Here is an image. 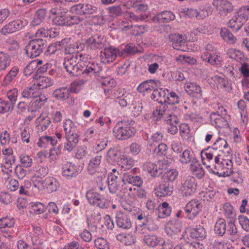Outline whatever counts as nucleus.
<instances>
[{
    "instance_id": "nucleus-36",
    "label": "nucleus",
    "mask_w": 249,
    "mask_h": 249,
    "mask_svg": "<svg viewBox=\"0 0 249 249\" xmlns=\"http://www.w3.org/2000/svg\"><path fill=\"white\" fill-rule=\"evenodd\" d=\"M166 103H160V106L153 111V117L155 121L159 120L161 118L167 116V114H165V111L168 108Z\"/></svg>"
},
{
    "instance_id": "nucleus-38",
    "label": "nucleus",
    "mask_w": 249,
    "mask_h": 249,
    "mask_svg": "<svg viewBox=\"0 0 249 249\" xmlns=\"http://www.w3.org/2000/svg\"><path fill=\"white\" fill-rule=\"evenodd\" d=\"M117 239L126 246H131L136 242V237L131 234L120 233L116 236Z\"/></svg>"
},
{
    "instance_id": "nucleus-33",
    "label": "nucleus",
    "mask_w": 249,
    "mask_h": 249,
    "mask_svg": "<svg viewBox=\"0 0 249 249\" xmlns=\"http://www.w3.org/2000/svg\"><path fill=\"white\" fill-rule=\"evenodd\" d=\"M11 62V57L8 53L0 52V71H5L10 66Z\"/></svg>"
},
{
    "instance_id": "nucleus-21",
    "label": "nucleus",
    "mask_w": 249,
    "mask_h": 249,
    "mask_svg": "<svg viewBox=\"0 0 249 249\" xmlns=\"http://www.w3.org/2000/svg\"><path fill=\"white\" fill-rule=\"evenodd\" d=\"M121 178L124 184L129 183L137 187H140L143 183L142 179L140 177L132 175L131 172L124 173Z\"/></svg>"
},
{
    "instance_id": "nucleus-4",
    "label": "nucleus",
    "mask_w": 249,
    "mask_h": 249,
    "mask_svg": "<svg viewBox=\"0 0 249 249\" xmlns=\"http://www.w3.org/2000/svg\"><path fill=\"white\" fill-rule=\"evenodd\" d=\"M135 122L132 120L124 119L118 122L114 128L116 138L119 140H126L133 137L136 129L132 126Z\"/></svg>"
},
{
    "instance_id": "nucleus-60",
    "label": "nucleus",
    "mask_w": 249,
    "mask_h": 249,
    "mask_svg": "<svg viewBox=\"0 0 249 249\" xmlns=\"http://www.w3.org/2000/svg\"><path fill=\"white\" fill-rule=\"evenodd\" d=\"M35 172L36 177L42 178L48 174L49 169L47 166L38 165L35 168Z\"/></svg>"
},
{
    "instance_id": "nucleus-10",
    "label": "nucleus",
    "mask_w": 249,
    "mask_h": 249,
    "mask_svg": "<svg viewBox=\"0 0 249 249\" xmlns=\"http://www.w3.org/2000/svg\"><path fill=\"white\" fill-rule=\"evenodd\" d=\"M248 19V17L246 16L243 9L237 13L234 18H232L228 22V27L230 28L232 31L237 32L239 30L243 24Z\"/></svg>"
},
{
    "instance_id": "nucleus-52",
    "label": "nucleus",
    "mask_w": 249,
    "mask_h": 249,
    "mask_svg": "<svg viewBox=\"0 0 249 249\" xmlns=\"http://www.w3.org/2000/svg\"><path fill=\"white\" fill-rule=\"evenodd\" d=\"M227 53L230 58L235 60L237 61H241L244 58L243 53L235 49L232 48L229 49Z\"/></svg>"
},
{
    "instance_id": "nucleus-12",
    "label": "nucleus",
    "mask_w": 249,
    "mask_h": 249,
    "mask_svg": "<svg viewBox=\"0 0 249 249\" xmlns=\"http://www.w3.org/2000/svg\"><path fill=\"white\" fill-rule=\"evenodd\" d=\"M97 7L90 4H78L73 5L71 8V12L79 15L93 14L96 13Z\"/></svg>"
},
{
    "instance_id": "nucleus-57",
    "label": "nucleus",
    "mask_w": 249,
    "mask_h": 249,
    "mask_svg": "<svg viewBox=\"0 0 249 249\" xmlns=\"http://www.w3.org/2000/svg\"><path fill=\"white\" fill-rule=\"evenodd\" d=\"M168 93L166 98V103L171 105H174L179 103L180 98L176 93L173 91L169 92L168 90Z\"/></svg>"
},
{
    "instance_id": "nucleus-64",
    "label": "nucleus",
    "mask_w": 249,
    "mask_h": 249,
    "mask_svg": "<svg viewBox=\"0 0 249 249\" xmlns=\"http://www.w3.org/2000/svg\"><path fill=\"white\" fill-rule=\"evenodd\" d=\"M95 245L98 249H109L107 241L103 238H98L94 241Z\"/></svg>"
},
{
    "instance_id": "nucleus-14",
    "label": "nucleus",
    "mask_w": 249,
    "mask_h": 249,
    "mask_svg": "<svg viewBox=\"0 0 249 249\" xmlns=\"http://www.w3.org/2000/svg\"><path fill=\"white\" fill-rule=\"evenodd\" d=\"M50 13L56 16L53 18V23L54 25L60 26H67L68 19L67 13L64 11H60L55 8H52L50 10Z\"/></svg>"
},
{
    "instance_id": "nucleus-1",
    "label": "nucleus",
    "mask_w": 249,
    "mask_h": 249,
    "mask_svg": "<svg viewBox=\"0 0 249 249\" xmlns=\"http://www.w3.org/2000/svg\"><path fill=\"white\" fill-rule=\"evenodd\" d=\"M85 56L81 53L70 55L64 58V66L66 71L72 76H78L81 74L88 76H99L101 67L97 63L86 64Z\"/></svg>"
},
{
    "instance_id": "nucleus-50",
    "label": "nucleus",
    "mask_w": 249,
    "mask_h": 249,
    "mask_svg": "<svg viewBox=\"0 0 249 249\" xmlns=\"http://www.w3.org/2000/svg\"><path fill=\"white\" fill-rule=\"evenodd\" d=\"M220 35L223 39L230 43H233L235 42L236 38L229 30L226 28H222L220 32Z\"/></svg>"
},
{
    "instance_id": "nucleus-6",
    "label": "nucleus",
    "mask_w": 249,
    "mask_h": 249,
    "mask_svg": "<svg viewBox=\"0 0 249 249\" xmlns=\"http://www.w3.org/2000/svg\"><path fill=\"white\" fill-rule=\"evenodd\" d=\"M47 45L43 38H36L30 40L25 48L26 54L30 58L39 56Z\"/></svg>"
},
{
    "instance_id": "nucleus-13",
    "label": "nucleus",
    "mask_w": 249,
    "mask_h": 249,
    "mask_svg": "<svg viewBox=\"0 0 249 249\" xmlns=\"http://www.w3.org/2000/svg\"><path fill=\"white\" fill-rule=\"evenodd\" d=\"M202 205L197 200H192L189 201L184 208L186 216L189 219H194L201 211Z\"/></svg>"
},
{
    "instance_id": "nucleus-53",
    "label": "nucleus",
    "mask_w": 249,
    "mask_h": 249,
    "mask_svg": "<svg viewBox=\"0 0 249 249\" xmlns=\"http://www.w3.org/2000/svg\"><path fill=\"white\" fill-rule=\"evenodd\" d=\"M169 147L164 143H160L153 150V154L159 156H165L167 155Z\"/></svg>"
},
{
    "instance_id": "nucleus-42",
    "label": "nucleus",
    "mask_w": 249,
    "mask_h": 249,
    "mask_svg": "<svg viewBox=\"0 0 249 249\" xmlns=\"http://www.w3.org/2000/svg\"><path fill=\"white\" fill-rule=\"evenodd\" d=\"M228 233L231 236V239L232 241H236L241 238V236L238 231L234 223L230 222L228 223Z\"/></svg>"
},
{
    "instance_id": "nucleus-58",
    "label": "nucleus",
    "mask_w": 249,
    "mask_h": 249,
    "mask_svg": "<svg viewBox=\"0 0 249 249\" xmlns=\"http://www.w3.org/2000/svg\"><path fill=\"white\" fill-rule=\"evenodd\" d=\"M13 107L14 106L8 101L0 99V113H4L12 110Z\"/></svg>"
},
{
    "instance_id": "nucleus-49",
    "label": "nucleus",
    "mask_w": 249,
    "mask_h": 249,
    "mask_svg": "<svg viewBox=\"0 0 249 249\" xmlns=\"http://www.w3.org/2000/svg\"><path fill=\"white\" fill-rule=\"evenodd\" d=\"M53 81L50 77L39 76L37 86L39 89H44L53 85Z\"/></svg>"
},
{
    "instance_id": "nucleus-23",
    "label": "nucleus",
    "mask_w": 249,
    "mask_h": 249,
    "mask_svg": "<svg viewBox=\"0 0 249 249\" xmlns=\"http://www.w3.org/2000/svg\"><path fill=\"white\" fill-rule=\"evenodd\" d=\"M182 230V224L178 220L169 221L166 225L165 231L169 236H172L174 234L180 233Z\"/></svg>"
},
{
    "instance_id": "nucleus-5",
    "label": "nucleus",
    "mask_w": 249,
    "mask_h": 249,
    "mask_svg": "<svg viewBox=\"0 0 249 249\" xmlns=\"http://www.w3.org/2000/svg\"><path fill=\"white\" fill-rule=\"evenodd\" d=\"M102 158L101 155L91 158L88 167L89 173L91 175L94 176L99 180H102L103 178H105L107 173L106 168L101 164Z\"/></svg>"
},
{
    "instance_id": "nucleus-17",
    "label": "nucleus",
    "mask_w": 249,
    "mask_h": 249,
    "mask_svg": "<svg viewBox=\"0 0 249 249\" xmlns=\"http://www.w3.org/2000/svg\"><path fill=\"white\" fill-rule=\"evenodd\" d=\"M174 189L173 183L161 180L158 188L156 190V194L160 197L172 195Z\"/></svg>"
},
{
    "instance_id": "nucleus-18",
    "label": "nucleus",
    "mask_w": 249,
    "mask_h": 249,
    "mask_svg": "<svg viewBox=\"0 0 249 249\" xmlns=\"http://www.w3.org/2000/svg\"><path fill=\"white\" fill-rule=\"evenodd\" d=\"M184 88L186 92L191 96L201 98L202 91L199 85L194 82H187L185 84Z\"/></svg>"
},
{
    "instance_id": "nucleus-30",
    "label": "nucleus",
    "mask_w": 249,
    "mask_h": 249,
    "mask_svg": "<svg viewBox=\"0 0 249 249\" xmlns=\"http://www.w3.org/2000/svg\"><path fill=\"white\" fill-rule=\"evenodd\" d=\"M45 189L49 193L56 192L59 188L60 183L59 181L53 177H47L45 178Z\"/></svg>"
},
{
    "instance_id": "nucleus-19",
    "label": "nucleus",
    "mask_w": 249,
    "mask_h": 249,
    "mask_svg": "<svg viewBox=\"0 0 249 249\" xmlns=\"http://www.w3.org/2000/svg\"><path fill=\"white\" fill-rule=\"evenodd\" d=\"M221 16H225L233 10L231 3L226 0H217L213 2Z\"/></svg>"
},
{
    "instance_id": "nucleus-34",
    "label": "nucleus",
    "mask_w": 249,
    "mask_h": 249,
    "mask_svg": "<svg viewBox=\"0 0 249 249\" xmlns=\"http://www.w3.org/2000/svg\"><path fill=\"white\" fill-rule=\"evenodd\" d=\"M201 58L203 61L213 65H219L221 62V58L217 53L213 54L207 53L206 54H202Z\"/></svg>"
},
{
    "instance_id": "nucleus-55",
    "label": "nucleus",
    "mask_w": 249,
    "mask_h": 249,
    "mask_svg": "<svg viewBox=\"0 0 249 249\" xmlns=\"http://www.w3.org/2000/svg\"><path fill=\"white\" fill-rule=\"evenodd\" d=\"M86 196L89 203L93 205L95 202H97L101 195L93 190H90L87 192Z\"/></svg>"
},
{
    "instance_id": "nucleus-3",
    "label": "nucleus",
    "mask_w": 249,
    "mask_h": 249,
    "mask_svg": "<svg viewBox=\"0 0 249 249\" xmlns=\"http://www.w3.org/2000/svg\"><path fill=\"white\" fill-rule=\"evenodd\" d=\"M136 52V48L134 46L127 45L123 49L110 46L105 48L101 52V59L103 63H109L113 62L117 57H126L128 54H134Z\"/></svg>"
},
{
    "instance_id": "nucleus-25",
    "label": "nucleus",
    "mask_w": 249,
    "mask_h": 249,
    "mask_svg": "<svg viewBox=\"0 0 249 249\" xmlns=\"http://www.w3.org/2000/svg\"><path fill=\"white\" fill-rule=\"evenodd\" d=\"M75 85V83H74L71 84V88H62L56 89L54 91L53 95L58 99H67L69 97L71 92H77V91L73 87Z\"/></svg>"
},
{
    "instance_id": "nucleus-39",
    "label": "nucleus",
    "mask_w": 249,
    "mask_h": 249,
    "mask_svg": "<svg viewBox=\"0 0 249 249\" xmlns=\"http://www.w3.org/2000/svg\"><path fill=\"white\" fill-rule=\"evenodd\" d=\"M190 170L198 178H201L203 177L205 172L202 166L196 160L194 162L191 163Z\"/></svg>"
},
{
    "instance_id": "nucleus-46",
    "label": "nucleus",
    "mask_w": 249,
    "mask_h": 249,
    "mask_svg": "<svg viewBox=\"0 0 249 249\" xmlns=\"http://www.w3.org/2000/svg\"><path fill=\"white\" fill-rule=\"evenodd\" d=\"M144 166L152 177H158L161 174L158 168L157 163L146 162L144 164Z\"/></svg>"
},
{
    "instance_id": "nucleus-45",
    "label": "nucleus",
    "mask_w": 249,
    "mask_h": 249,
    "mask_svg": "<svg viewBox=\"0 0 249 249\" xmlns=\"http://www.w3.org/2000/svg\"><path fill=\"white\" fill-rule=\"evenodd\" d=\"M83 45L78 44L77 42H74L68 45L65 49V53L67 54H73L79 53L80 51L83 50Z\"/></svg>"
},
{
    "instance_id": "nucleus-31",
    "label": "nucleus",
    "mask_w": 249,
    "mask_h": 249,
    "mask_svg": "<svg viewBox=\"0 0 249 249\" xmlns=\"http://www.w3.org/2000/svg\"><path fill=\"white\" fill-rule=\"evenodd\" d=\"M144 243L150 248H155L160 245L162 241V238L156 235H146L143 238Z\"/></svg>"
},
{
    "instance_id": "nucleus-15",
    "label": "nucleus",
    "mask_w": 249,
    "mask_h": 249,
    "mask_svg": "<svg viewBox=\"0 0 249 249\" xmlns=\"http://www.w3.org/2000/svg\"><path fill=\"white\" fill-rule=\"evenodd\" d=\"M117 226L123 229H129L132 227V222L129 217L125 213L118 212L115 216Z\"/></svg>"
},
{
    "instance_id": "nucleus-7",
    "label": "nucleus",
    "mask_w": 249,
    "mask_h": 249,
    "mask_svg": "<svg viewBox=\"0 0 249 249\" xmlns=\"http://www.w3.org/2000/svg\"><path fill=\"white\" fill-rule=\"evenodd\" d=\"M205 165L210 172L215 175H218L219 174V171L224 168L231 169L233 163L231 159H223L221 158V157H219V161L218 162H216L215 158H213L211 161H208L207 164Z\"/></svg>"
},
{
    "instance_id": "nucleus-28",
    "label": "nucleus",
    "mask_w": 249,
    "mask_h": 249,
    "mask_svg": "<svg viewBox=\"0 0 249 249\" xmlns=\"http://www.w3.org/2000/svg\"><path fill=\"white\" fill-rule=\"evenodd\" d=\"M168 89H154L152 94L151 98L154 101H157L159 103H166L167 95H168Z\"/></svg>"
},
{
    "instance_id": "nucleus-37",
    "label": "nucleus",
    "mask_w": 249,
    "mask_h": 249,
    "mask_svg": "<svg viewBox=\"0 0 249 249\" xmlns=\"http://www.w3.org/2000/svg\"><path fill=\"white\" fill-rule=\"evenodd\" d=\"M172 211V208L166 202H163L158 207V217L160 218H165L169 216Z\"/></svg>"
},
{
    "instance_id": "nucleus-32",
    "label": "nucleus",
    "mask_w": 249,
    "mask_h": 249,
    "mask_svg": "<svg viewBox=\"0 0 249 249\" xmlns=\"http://www.w3.org/2000/svg\"><path fill=\"white\" fill-rule=\"evenodd\" d=\"M136 13L141 16L142 20H148L149 12L147 11L148 6L143 3H136L134 6Z\"/></svg>"
},
{
    "instance_id": "nucleus-48",
    "label": "nucleus",
    "mask_w": 249,
    "mask_h": 249,
    "mask_svg": "<svg viewBox=\"0 0 249 249\" xmlns=\"http://www.w3.org/2000/svg\"><path fill=\"white\" fill-rule=\"evenodd\" d=\"M21 95L23 99H31L37 97L38 93L34 87H27L22 91Z\"/></svg>"
},
{
    "instance_id": "nucleus-63",
    "label": "nucleus",
    "mask_w": 249,
    "mask_h": 249,
    "mask_svg": "<svg viewBox=\"0 0 249 249\" xmlns=\"http://www.w3.org/2000/svg\"><path fill=\"white\" fill-rule=\"evenodd\" d=\"M172 160L171 159H163L161 160H159L157 162L158 168L160 171L161 174L162 173L163 170H166L170 166Z\"/></svg>"
},
{
    "instance_id": "nucleus-2",
    "label": "nucleus",
    "mask_w": 249,
    "mask_h": 249,
    "mask_svg": "<svg viewBox=\"0 0 249 249\" xmlns=\"http://www.w3.org/2000/svg\"><path fill=\"white\" fill-rule=\"evenodd\" d=\"M222 153H227L230 157L232 156L231 149L227 141L223 138L218 137L212 146H209L202 150L200 153L201 160L204 165L215 158L216 162L219 161Z\"/></svg>"
},
{
    "instance_id": "nucleus-51",
    "label": "nucleus",
    "mask_w": 249,
    "mask_h": 249,
    "mask_svg": "<svg viewBox=\"0 0 249 249\" xmlns=\"http://www.w3.org/2000/svg\"><path fill=\"white\" fill-rule=\"evenodd\" d=\"M178 175V171L175 169L170 170L166 172L162 178V180L168 182H173L176 180Z\"/></svg>"
},
{
    "instance_id": "nucleus-8",
    "label": "nucleus",
    "mask_w": 249,
    "mask_h": 249,
    "mask_svg": "<svg viewBox=\"0 0 249 249\" xmlns=\"http://www.w3.org/2000/svg\"><path fill=\"white\" fill-rule=\"evenodd\" d=\"M83 45L87 50L102 49L106 45V39L103 36L95 35L86 39Z\"/></svg>"
},
{
    "instance_id": "nucleus-44",
    "label": "nucleus",
    "mask_w": 249,
    "mask_h": 249,
    "mask_svg": "<svg viewBox=\"0 0 249 249\" xmlns=\"http://www.w3.org/2000/svg\"><path fill=\"white\" fill-rule=\"evenodd\" d=\"M57 143V141L55 138L48 136H43L40 138L38 142V144L40 147H47L49 144L52 146L55 145Z\"/></svg>"
},
{
    "instance_id": "nucleus-35",
    "label": "nucleus",
    "mask_w": 249,
    "mask_h": 249,
    "mask_svg": "<svg viewBox=\"0 0 249 249\" xmlns=\"http://www.w3.org/2000/svg\"><path fill=\"white\" fill-rule=\"evenodd\" d=\"M191 236L192 238L198 240H202L206 237V232L204 228L200 225L191 230Z\"/></svg>"
},
{
    "instance_id": "nucleus-56",
    "label": "nucleus",
    "mask_w": 249,
    "mask_h": 249,
    "mask_svg": "<svg viewBox=\"0 0 249 249\" xmlns=\"http://www.w3.org/2000/svg\"><path fill=\"white\" fill-rule=\"evenodd\" d=\"M62 48V45L60 42H56L50 44L45 53L46 55H49L54 53L57 51H59Z\"/></svg>"
},
{
    "instance_id": "nucleus-59",
    "label": "nucleus",
    "mask_w": 249,
    "mask_h": 249,
    "mask_svg": "<svg viewBox=\"0 0 249 249\" xmlns=\"http://www.w3.org/2000/svg\"><path fill=\"white\" fill-rule=\"evenodd\" d=\"M17 112L23 115L26 112H31L30 106L25 101H20L17 105Z\"/></svg>"
},
{
    "instance_id": "nucleus-40",
    "label": "nucleus",
    "mask_w": 249,
    "mask_h": 249,
    "mask_svg": "<svg viewBox=\"0 0 249 249\" xmlns=\"http://www.w3.org/2000/svg\"><path fill=\"white\" fill-rule=\"evenodd\" d=\"M18 71L19 69L17 66L13 67L5 75L2 82V85L4 86L9 85L17 76Z\"/></svg>"
},
{
    "instance_id": "nucleus-26",
    "label": "nucleus",
    "mask_w": 249,
    "mask_h": 249,
    "mask_svg": "<svg viewBox=\"0 0 249 249\" xmlns=\"http://www.w3.org/2000/svg\"><path fill=\"white\" fill-rule=\"evenodd\" d=\"M159 81L153 79L146 80L141 83L137 88L139 92L142 93L144 91H152L158 88Z\"/></svg>"
},
{
    "instance_id": "nucleus-41",
    "label": "nucleus",
    "mask_w": 249,
    "mask_h": 249,
    "mask_svg": "<svg viewBox=\"0 0 249 249\" xmlns=\"http://www.w3.org/2000/svg\"><path fill=\"white\" fill-rule=\"evenodd\" d=\"M226 221L224 219L220 218L216 221L214 227V231L219 236H222L226 232Z\"/></svg>"
},
{
    "instance_id": "nucleus-24",
    "label": "nucleus",
    "mask_w": 249,
    "mask_h": 249,
    "mask_svg": "<svg viewBox=\"0 0 249 249\" xmlns=\"http://www.w3.org/2000/svg\"><path fill=\"white\" fill-rule=\"evenodd\" d=\"M123 155L117 148L111 147L107 151L106 160L108 163L111 164H118Z\"/></svg>"
},
{
    "instance_id": "nucleus-20",
    "label": "nucleus",
    "mask_w": 249,
    "mask_h": 249,
    "mask_svg": "<svg viewBox=\"0 0 249 249\" xmlns=\"http://www.w3.org/2000/svg\"><path fill=\"white\" fill-rule=\"evenodd\" d=\"M78 169L75 164L68 162L63 166L62 174L64 177L70 179L78 175L79 173Z\"/></svg>"
},
{
    "instance_id": "nucleus-62",
    "label": "nucleus",
    "mask_w": 249,
    "mask_h": 249,
    "mask_svg": "<svg viewBox=\"0 0 249 249\" xmlns=\"http://www.w3.org/2000/svg\"><path fill=\"white\" fill-rule=\"evenodd\" d=\"M211 124L213 125L219 126L220 122L223 121L224 118L220 115L212 112L209 116Z\"/></svg>"
},
{
    "instance_id": "nucleus-11",
    "label": "nucleus",
    "mask_w": 249,
    "mask_h": 249,
    "mask_svg": "<svg viewBox=\"0 0 249 249\" xmlns=\"http://www.w3.org/2000/svg\"><path fill=\"white\" fill-rule=\"evenodd\" d=\"M27 24V21L24 18L17 19L5 25L1 29L0 32L2 35L9 34L22 29Z\"/></svg>"
},
{
    "instance_id": "nucleus-16",
    "label": "nucleus",
    "mask_w": 249,
    "mask_h": 249,
    "mask_svg": "<svg viewBox=\"0 0 249 249\" xmlns=\"http://www.w3.org/2000/svg\"><path fill=\"white\" fill-rule=\"evenodd\" d=\"M168 38L174 49L177 50L184 51L186 39L184 36L179 34H170Z\"/></svg>"
},
{
    "instance_id": "nucleus-54",
    "label": "nucleus",
    "mask_w": 249,
    "mask_h": 249,
    "mask_svg": "<svg viewBox=\"0 0 249 249\" xmlns=\"http://www.w3.org/2000/svg\"><path fill=\"white\" fill-rule=\"evenodd\" d=\"M164 120L168 124V126H177L179 123V119L175 114L167 113Z\"/></svg>"
},
{
    "instance_id": "nucleus-61",
    "label": "nucleus",
    "mask_w": 249,
    "mask_h": 249,
    "mask_svg": "<svg viewBox=\"0 0 249 249\" xmlns=\"http://www.w3.org/2000/svg\"><path fill=\"white\" fill-rule=\"evenodd\" d=\"M7 97L9 99V102L14 105L16 103L18 97V90L16 88H14L8 90L7 92Z\"/></svg>"
},
{
    "instance_id": "nucleus-27",
    "label": "nucleus",
    "mask_w": 249,
    "mask_h": 249,
    "mask_svg": "<svg viewBox=\"0 0 249 249\" xmlns=\"http://www.w3.org/2000/svg\"><path fill=\"white\" fill-rule=\"evenodd\" d=\"M48 13L46 8H39L36 10L34 18L31 21V24L33 26L40 25L46 18Z\"/></svg>"
},
{
    "instance_id": "nucleus-9",
    "label": "nucleus",
    "mask_w": 249,
    "mask_h": 249,
    "mask_svg": "<svg viewBox=\"0 0 249 249\" xmlns=\"http://www.w3.org/2000/svg\"><path fill=\"white\" fill-rule=\"evenodd\" d=\"M196 186V178L193 177L188 176L181 184L179 191L182 196H190L195 193Z\"/></svg>"
},
{
    "instance_id": "nucleus-43",
    "label": "nucleus",
    "mask_w": 249,
    "mask_h": 249,
    "mask_svg": "<svg viewBox=\"0 0 249 249\" xmlns=\"http://www.w3.org/2000/svg\"><path fill=\"white\" fill-rule=\"evenodd\" d=\"M196 160V159L194 156L193 152L188 149H186L183 151L179 159L180 161L184 164L192 163Z\"/></svg>"
},
{
    "instance_id": "nucleus-22",
    "label": "nucleus",
    "mask_w": 249,
    "mask_h": 249,
    "mask_svg": "<svg viewBox=\"0 0 249 249\" xmlns=\"http://www.w3.org/2000/svg\"><path fill=\"white\" fill-rule=\"evenodd\" d=\"M65 138L66 142L64 143V149L71 152L76 146L79 142V135L74 132L66 134Z\"/></svg>"
},
{
    "instance_id": "nucleus-29",
    "label": "nucleus",
    "mask_w": 249,
    "mask_h": 249,
    "mask_svg": "<svg viewBox=\"0 0 249 249\" xmlns=\"http://www.w3.org/2000/svg\"><path fill=\"white\" fill-rule=\"evenodd\" d=\"M175 16L173 13L168 11H165L158 14L153 18V20L157 22H168L174 20Z\"/></svg>"
},
{
    "instance_id": "nucleus-47",
    "label": "nucleus",
    "mask_w": 249,
    "mask_h": 249,
    "mask_svg": "<svg viewBox=\"0 0 249 249\" xmlns=\"http://www.w3.org/2000/svg\"><path fill=\"white\" fill-rule=\"evenodd\" d=\"M134 161L130 158L123 155L118 165L120 166L124 170H129L133 166Z\"/></svg>"
}]
</instances>
